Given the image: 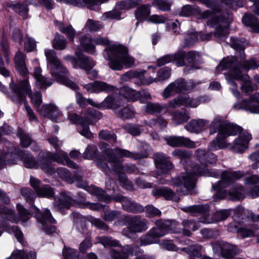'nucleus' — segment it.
Wrapping results in <instances>:
<instances>
[{
	"label": "nucleus",
	"instance_id": "nucleus-1",
	"mask_svg": "<svg viewBox=\"0 0 259 259\" xmlns=\"http://www.w3.org/2000/svg\"><path fill=\"white\" fill-rule=\"evenodd\" d=\"M47 141L56 150L52 153L48 151H40L36 160L33 155L28 151L21 150L19 148L13 146V144L7 141L5 143V149L0 152V169L5 167L8 164H14L15 160L12 158L17 156L24 163V165L27 168H41L47 174L52 175L55 172L52 160L58 163L66 165L68 167L77 169V165L71 160L66 152L60 150L62 142L56 137L48 138Z\"/></svg>",
	"mask_w": 259,
	"mask_h": 259
},
{
	"label": "nucleus",
	"instance_id": "nucleus-2",
	"mask_svg": "<svg viewBox=\"0 0 259 259\" xmlns=\"http://www.w3.org/2000/svg\"><path fill=\"white\" fill-rule=\"evenodd\" d=\"M210 135L218 132L216 138L212 140L208 146L209 151H216L226 148H231L234 152L242 153L248 148L251 136L244 133L235 139L233 143H228L227 139L231 136H235L242 131V127L237 124L224 120L221 117L215 118L209 126Z\"/></svg>",
	"mask_w": 259,
	"mask_h": 259
},
{
	"label": "nucleus",
	"instance_id": "nucleus-3",
	"mask_svg": "<svg viewBox=\"0 0 259 259\" xmlns=\"http://www.w3.org/2000/svg\"><path fill=\"white\" fill-rule=\"evenodd\" d=\"M80 42L83 51L91 55L96 53L95 45L106 46L105 50L109 60L108 65L113 70H121L124 67L129 68L134 64L135 60L128 55L125 47L117 43L110 44L106 37L98 36L91 38L85 35L80 39Z\"/></svg>",
	"mask_w": 259,
	"mask_h": 259
},
{
	"label": "nucleus",
	"instance_id": "nucleus-4",
	"mask_svg": "<svg viewBox=\"0 0 259 259\" xmlns=\"http://www.w3.org/2000/svg\"><path fill=\"white\" fill-rule=\"evenodd\" d=\"M195 155L197 160L203 165V167H201L198 164L185 165L186 173L179 177L175 182L177 186H184L188 192L191 194L195 193L194 188L197 176L217 178L220 176L219 171L208 169L206 167L208 165L214 164L217 162V157L215 154L207 152L205 150L198 149L196 150Z\"/></svg>",
	"mask_w": 259,
	"mask_h": 259
},
{
	"label": "nucleus",
	"instance_id": "nucleus-5",
	"mask_svg": "<svg viewBox=\"0 0 259 259\" xmlns=\"http://www.w3.org/2000/svg\"><path fill=\"white\" fill-rule=\"evenodd\" d=\"M195 155L197 160L203 165V167H201L198 164L185 165L186 173L179 177L175 182L177 186H184L188 192L191 194L195 193L194 188L197 176L217 178L220 176L219 171L208 169L206 167L208 165L214 164L217 162V157L215 154L207 152L205 150L198 149L196 150Z\"/></svg>",
	"mask_w": 259,
	"mask_h": 259
},
{
	"label": "nucleus",
	"instance_id": "nucleus-6",
	"mask_svg": "<svg viewBox=\"0 0 259 259\" xmlns=\"http://www.w3.org/2000/svg\"><path fill=\"white\" fill-rule=\"evenodd\" d=\"M11 89L14 93L12 100L16 103L26 102V96L29 95L32 104L36 108L39 114L44 116L47 117L52 121L58 122L59 117L61 115L58 107L54 104H46L41 106L42 102V96L40 92H36L33 94H30L31 89L28 83V80L24 79L21 81L18 85L13 82L11 78L10 84Z\"/></svg>",
	"mask_w": 259,
	"mask_h": 259
},
{
	"label": "nucleus",
	"instance_id": "nucleus-7",
	"mask_svg": "<svg viewBox=\"0 0 259 259\" xmlns=\"http://www.w3.org/2000/svg\"><path fill=\"white\" fill-rule=\"evenodd\" d=\"M259 66V60L252 58L239 64L235 61V58L233 57L224 58L216 67V72L230 69L231 75L232 77L238 80L242 81L241 84L242 91L246 95L251 94L254 88L251 82L250 76L246 74H242V71L245 72L252 69H255Z\"/></svg>",
	"mask_w": 259,
	"mask_h": 259
},
{
	"label": "nucleus",
	"instance_id": "nucleus-8",
	"mask_svg": "<svg viewBox=\"0 0 259 259\" xmlns=\"http://www.w3.org/2000/svg\"><path fill=\"white\" fill-rule=\"evenodd\" d=\"M19 216L18 217L13 209L4 206L0 204V228L10 234H14L15 237L21 244H24L23 234L17 226H10L9 223L17 224L21 220L22 224L28 222L30 219L29 212L22 205L18 204L16 206Z\"/></svg>",
	"mask_w": 259,
	"mask_h": 259
},
{
	"label": "nucleus",
	"instance_id": "nucleus-9",
	"mask_svg": "<svg viewBox=\"0 0 259 259\" xmlns=\"http://www.w3.org/2000/svg\"><path fill=\"white\" fill-rule=\"evenodd\" d=\"M203 19H209L207 24L210 27L214 28L215 32L204 33H199L198 37L203 41H208L211 39L212 35L220 41L225 40L229 33V26L232 20V15L227 13L220 16L216 14H212L210 11L203 12L201 15Z\"/></svg>",
	"mask_w": 259,
	"mask_h": 259
},
{
	"label": "nucleus",
	"instance_id": "nucleus-10",
	"mask_svg": "<svg viewBox=\"0 0 259 259\" xmlns=\"http://www.w3.org/2000/svg\"><path fill=\"white\" fill-rule=\"evenodd\" d=\"M139 152H131L126 149L118 147L114 149H107L103 152L108 162L114 164L116 169L120 171L122 169L121 162L118 158H129L138 160L147 157L150 149V146L146 142H141L138 146Z\"/></svg>",
	"mask_w": 259,
	"mask_h": 259
},
{
	"label": "nucleus",
	"instance_id": "nucleus-11",
	"mask_svg": "<svg viewBox=\"0 0 259 259\" xmlns=\"http://www.w3.org/2000/svg\"><path fill=\"white\" fill-rule=\"evenodd\" d=\"M45 54L47 58L48 68L56 81L73 90L77 89V85L69 79V71L66 68L62 65L56 56L55 51L45 49Z\"/></svg>",
	"mask_w": 259,
	"mask_h": 259
},
{
	"label": "nucleus",
	"instance_id": "nucleus-12",
	"mask_svg": "<svg viewBox=\"0 0 259 259\" xmlns=\"http://www.w3.org/2000/svg\"><path fill=\"white\" fill-rule=\"evenodd\" d=\"M21 194L25 199L26 202L29 203L32 206V213H35V218L40 224V228L48 234H53L56 232V227L51 224H55L56 221L53 218L50 210L46 209L42 213L39 209L33 206V202L36 196L34 192L29 188H23L21 190Z\"/></svg>",
	"mask_w": 259,
	"mask_h": 259
},
{
	"label": "nucleus",
	"instance_id": "nucleus-13",
	"mask_svg": "<svg viewBox=\"0 0 259 259\" xmlns=\"http://www.w3.org/2000/svg\"><path fill=\"white\" fill-rule=\"evenodd\" d=\"M244 185L234 186L228 194L229 199L233 201H239L245 197V195L254 198L259 197V176L252 175L244 180Z\"/></svg>",
	"mask_w": 259,
	"mask_h": 259
},
{
	"label": "nucleus",
	"instance_id": "nucleus-14",
	"mask_svg": "<svg viewBox=\"0 0 259 259\" xmlns=\"http://www.w3.org/2000/svg\"><path fill=\"white\" fill-rule=\"evenodd\" d=\"M155 224L156 227L150 229L146 235L141 238V246L155 243L157 241V239L169 233H179L181 232L180 230L174 229V227L176 225V222L174 221L158 220Z\"/></svg>",
	"mask_w": 259,
	"mask_h": 259
},
{
	"label": "nucleus",
	"instance_id": "nucleus-15",
	"mask_svg": "<svg viewBox=\"0 0 259 259\" xmlns=\"http://www.w3.org/2000/svg\"><path fill=\"white\" fill-rule=\"evenodd\" d=\"M101 117L100 113L93 108H89L86 112L85 117H80L76 113H68L69 120L74 124L78 125V130L80 134L87 138L93 137L91 132L89 124L96 122Z\"/></svg>",
	"mask_w": 259,
	"mask_h": 259
},
{
	"label": "nucleus",
	"instance_id": "nucleus-16",
	"mask_svg": "<svg viewBox=\"0 0 259 259\" xmlns=\"http://www.w3.org/2000/svg\"><path fill=\"white\" fill-rule=\"evenodd\" d=\"M244 176L241 171L224 170L221 174V180L213 185L212 189L215 192L213 197L215 201L224 199L227 194L226 188L234 184Z\"/></svg>",
	"mask_w": 259,
	"mask_h": 259
},
{
	"label": "nucleus",
	"instance_id": "nucleus-17",
	"mask_svg": "<svg viewBox=\"0 0 259 259\" xmlns=\"http://www.w3.org/2000/svg\"><path fill=\"white\" fill-rule=\"evenodd\" d=\"M200 83V81L193 80L185 81L180 78L167 85L163 91L162 96L166 99L176 94L190 93Z\"/></svg>",
	"mask_w": 259,
	"mask_h": 259
},
{
	"label": "nucleus",
	"instance_id": "nucleus-18",
	"mask_svg": "<svg viewBox=\"0 0 259 259\" xmlns=\"http://www.w3.org/2000/svg\"><path fill=\"white\" fill-rule=\"evenodd\" d=\"M111 166L114 167V169H111L107 165V163L101 159H97L95 160L96 164L107 175L110 174H114L118 175V180L121 183L123 187L127 189H130L132 188V184L129 181L124 174L121 173L123 170L127 172H135L137 170V168L135 165H132L127 166L125 169H124L122 165V169L120 171L117 170L113 163L109 162Z\"/></svg>",
	"mask_w": 259,
	"mask_h": 259
},
{
	"label": "nucleus",
	"instance_id": "nucleus-19",
	"mask_svg": "<svg viewBox=\"0 0 259 259\" xmlns=\"http://www.w3.org/2000/svg\"><path fill=\"white\" fill-rule=\"evenodd\" d=\"M123 220L125 221L127 227L122 230V234L130 237L133 233H140L146 230L148 227V221L139 215L125 216Z\"/></svg>",
	"mask_w": 259,
	"mask_h": 259
},
{
	"label": "nucleus",
	"instance_id": "nucleus-20",
	"mask_svg": "<svg viewBox=\"0 0 259 259\" xmlns=\"http://www.w3.org/2000/svg\"><path fill=\"white\" fill-rule=\"evenodd\" d=\"M72 178L74 180V182H76L77 187L85 189L89 193L96 196L99 200L107 203L111 201L110 196L107 194L104 190L94 185L89 186L87 181L82 180V178L78 175H74Z\"/></svg>",
	"mask_w": 259,
	"mask_h": 259
},
{
	"label": "nucleus",
	"instance_id": "nucleus-21",
	"mask_svg": "<svg viewBox=\"0 0 259 259\" xmlns=\"http://www.w3.org/2000/svg\"><path fill=\"white\" fill-rule=\"evenodd\" d=\"M211 246L215 254L225 259H230L240 252L236 245L224 241H217L211 243Z\"/></svg>",
	"mask_w": 259,
	"mask_h": 259
},
{
	"label": "nucleus",
	"instance_id": "nucleus-22",
	"mask_svg": "<svg viewBox=\"0 0 259 259\" xmlns=\"http://www.w3.org/2000/svg\"><path fill=\"white\" fill-rule=\"evenodd\" d=\"M250 212L242 206H238L234 209L233 222L228 225V231L238 234L239 226L244 224L249 220Z\"/></svg>",
	"mask_w": 259,
	"mask_h": 259
},
{
	"label": "nucleus",
	"instance_id": "nucleus-23",
	"mask_svg": "<svg viewBox=\"0 0 259 259\" xmlns=\"http://www.w3.org/2000/svg\"><path fill=\"white\" fill-rule=\"evenodd\" d=\"M233 108L236 110L242 109L251 113L259 114V93H254L248 100L244 99L236 102Z\"/></svg>",
	"mask_w": 259,
	"mask_h": 259
},
{
	"label": "nucleus",
	"instance_id": "nucleus-24",
	"mask_svg": "<svg viewBox=\"0 0 259 259\" xmlns=\"http://www.w3.org/2000/svg\"><path fill=\"white\" fill-rule=\"evenodd\" d=\"M117 91L116 89L115 92H113L112 94L108 96L102 102L97 103L96 107L101 109H112L115 113L123 105V100L122 98H120Z\"/></svg>",
	"mask_w": 259,
	"mask_h": 259
},
{
	"label": "nucleus",
	"instance_id": "nucleus-25",
	"mask_svg": "<svg viewBox=\"0 0 259 259\" xmlns=\"http://www.w3.org/2000/svg\"><path fill=\"white\" fill-rule=\"evenodd\" d=\"M153 159L157 168L156 178L166 175L174 167L168 157L162 153H155L153 155Z\"/></svg>",
	"mask_w": 259,
	"mask_h": 259
},
{
	"label": "nucleus",
	"instance_id": "nucleus-26",
	"mask_svg": "<svg viewBox=\"0 0 259 259\" xmlns=\"http://www.w3.org/2000/svg\"><path fill=\"white\" fill-rule=\"evenodd\" d=\"M111 200H113L116 202H119L121 203L122 208L124 210L129 212L134 213H141L144 211V207L141 204L133 201L126 197L122 196L121 195H114L110 196Z\"/></svg>",
	"mask_w": 259,
	"mask_h": 259
},
{
	"label": "nucleus",
	"instance_id": "nucleus-27",
	"mask_svg": "<svg viewBox=\"0 0 259 259\" xmlns=\"http://www.w3.org/2000/svg\"><path fill=\"white\" fill-rule=\"evenodd\" d=\"M166 144L171 147H187L194 148L197 147L195 142L191 141L189 138L184 136H168L164 138Z\"/></svg>",
	"mask_w": 259,
	"mask_h": 259
},
{
	"label": "nucleus",
	"instance_id": "nucleus-28",
	"mask_svg": "<svg viewBox=\"0 0 259 259\" xmlns=\"http://www.w3.org/2000/svg\"><path fill=\"white\" fill-rule=\"evenodd\" d=\"M30 183L38 196L49 198L54 196L55 192L53 189L49 185L41 184L40 181L37 179L31 176Z\"/></svg>",
	"mask_w": 259,
	"mask_h": 259
},
{
	"label": "nucleus",
	"instance_id": "nucleus-29",
	"mask_svg": "<svg viewBox=\"0 0 259 259\" xmlns=\"http://www.w3.org/2000/svg\"><path fill=\"white\" fill-rule=\"evenodd\" d=\"M83 88L91 93H99L101 92L108 93L115 92L116 90L115 87L101 81H95L93 82L84 84Z\"/></svg>",
	"mask_w": 259,
	"mask_h": 259
},
{
	"label": "nucleus",
	"instance_id": "nucleus-30",
	"mask_svg": "<svg viewBox=\"0 0 259 259\" xmlns=\"http://www.w3.org/2000/svg\"><path fill=\"white\" fill-rule=\"evenodd\" d=\"M231 46L238 52V55L237 54L236 56H232L235 58V61L238 62L239 64L246 61L245 60L246 55L244 52L245 46L247 45L246 40L244 39H238L235 37H231ZM231 56L227 57H230ZM227 58V57L226 58Z\"/></svg>",
	"mask_w": 259,
	"mask_h": 259
},
{
	"label": "nucleus",
	"instance_id": "nucleus-31",
	"mask_svg": "<svg viewBox=\"0 0 259 259\" xmlns=\"http://www.w3.org/2000/svg\"><path fill=\"white\" fill-rule=\"evenodd\" d=\"M169 107L176 108L181 106L195 108L198 106L197 98H190L189 96H180L174 99L168 103Z\"/></svg>",
	"mask_w": 259,
	"mask_h": 259
},
{
	"label": "nucleus",
	"instance_id": "nucleus-32",
	"mask_svg": "<svg viewBox=\"0 0 259 259\" xmlns=\"http://www.w3.org/2000/svg\"><path fill=\"white\" fill-rule=\"evenodd\" d=\"M74 203L73 199L71 197L69 192H62L60 196L55 197L54 202V208L58 210L61 211L64 208H68Z\"/></svg>",
	"mask_w": 259,
	"mask_h": 259
},
{
	"label": "nucleus",
	"instance_id": "nucleus-33",
	"mask_svg": "<svg viewBox=\"0 0 259 259\" xmlns=\"http://www.w3.org/2000/svg\"><path fill=\"white\" fill-rule=\"evenodd\" d=\"M179 243L182 245H187V247L181 248V250L191 256L199 257L201 256V246L197 244H193L189 239H181Z\"/></svg>",
	"mask_w": 259,
	"mask_h": 259
},
{
	"label": "nucleus",
	"instance_id": "nucleus-34",
	"mask_svg": "<svg viewBox=\"0 0 259 259\" xmlns=\"http://www.w3.org/2000/svg\"><path fill=\"white\" fill-rule=\"evenodd\" d=\"M152 194L155 197H163L166 200L176 202L178 201L180 199V197L177 194L166 187L155 188L153 189Z\"/></svg>",
	"mask_w": 259,
	"mask_h": 259
},
{
	"label": "nucleus",
	"instance_id": "nucleus-35",
	"mask_svg": "<svg viewBox=\"0 0 259 259\" xmlns=\"http://www.w3.org/2000/svg\"><path fill=\"white\" fill-rule=\"evenodd\" d=\"M249 214V220L244 224V227L240 226L238 230V235L242 238H248L254 236V233L259 229L258 226L254 223Z\"/></svg>",
	"mask_w": 259,
	"mask_h": 259
},
{
	"label": "nucleus",
	"instance_id": "nucleus-36",
	"mask_svg": "<svg viewBox=\"0 0 259 259\" xmlns=\"http://www.w3.org/2000/svg\"><path fill=\"white\" fill-rule=\"evenodd\" d=\"M231 209H222L217 211L213 216V218L207 217H201L199 219V222L204 224H211L217 223L220 221H224L230 215Z\"/></svg>",
	"mask_w": 259,
	"mask_h": 259
},
{
	"label": "nucleus",
	"instance_id": "nucleus-37",
	"mask_svg": "<svg viewBox=\"0 0 259 259\" xmlns=\"http://www.w3.org/2000/svg\"><path fill=\"white\" fill-rule=\"evenodd\" d=\"M200 54L199 52L190 51L186 53V59L189 64V66L185 68V73H189L191 70L199 69L198 63L200 62Z\"/></svg>",
	"mask_w": 259,
	"mask_h": 259
},
{
	"label": "nucleus",
	"instance_id": "nucleus-38",
	"mask_svg": "<svg viewBox=\"0 0 259 259\" xmlns=\"http://www.w3.org/2000/svg\"><path fill=\"white\" fill-rule=\"evenodd\" d=\"M57 2H63L67 4L77 7H87L90 9H94L95 7L102 3L103 0H56Z\"/></svg>",
	"mask_w": 259,
	"mask_h": 259
},
{
	"label": "nucleus",
	"instance_id": "nucleus-39",
	"mask_svg": "<svg viewBox=\"0 0 259 259\" xmlns=\"http://www.w3.org/2000/svg\"><path fill=\"white\" fill-rule=\"evenodd\" d=\"M177 224L174 227V230H180L182 233L186 236H190L191 235V231H195L200 228L199 222L193 220H184L182 222L183 229L177 227Z\"/></svg>",
	"mask_w": 259,
	"mask_h": 259
},
{
	"label": "nucleus",
	"instance_id": "nucleus-40",
	"mask_svg": "<svg viewBox=\"0 0 259 259\" xmlns=\"http://www.w3.org/2000/svg\"><path fill=\"white\" fill-rule=\"evenodd\" d=\"M41 69L39 66L35 67L33 71V76L36 79V85L40 88L46 89L51 86L53 80L50 78H46L41 75Z\"/></svg>",
	"mask_w": 259,
	"mask_h": 259
},
{
	"label": "nucleus",
	"instance_id": "nucleus-41",
	"mask_svg": "<svg viewBox=\"0 0 259 259\" xmlns=\"http://www.w3.org/2000/svg\"><path fill=\"white\" fill-rule=\"evenodd\" d=\"M75 55L78 59V68L84 69L87 72L95 65V63L92 58L82 54L80 52L76 51Z\"/></svg>",
	"mask_w": 259,
	"mask_h": 259
},
{
	"label": "nucleus",
	"instance_id": "nucleus-42",
	"mask_svg": "<svg viewBox=\"0 0 259 259\" xmlns=\"http://www.w3.org/2000/svg\"><path fill=\"white\" fill-rule=\"evenodd\" d=\"M181 209L185 212L190 213L191 215L196 216L200 213L203 215L202 217H206L207 213L209 211V206L207 204L195 205L183 207Z\"/></svg>",
	"mask_w": 259,
	"mask_h": 259
},
{
	"label": "nucleus",
	"instance_id": "nucleus-43",
	"mask_svg": "<svg viewBox=\"0 0 259 259\" xmlns=\"http://www.w3.org/2000/svg\"><path fill=\"white\" fill-rule=\"evenodd\" d=\"M208 123L207 120L202 119L192 120L185 125V128L190 133L198 134L202 130L204 126Z\"/></svg>",
	"mask_w": 259,
	"mask_h": 259
},
{
	"label": "nucleus",
	"instance_id": "nucleus-44",
	"mask_svg": "<svg viewBox=\"0 0 259 259\" xmlns=\"http://www.w3.org/2000/svg\"><path fill=\"white\" fill-rule=\"evenodd\" d=\"M14 60L18 72L22 76H26L28 73V71L26 67L25 56L20 51H18L15 55Z\"/></svg>",
	"mask_w": 259,
	"mask_h": 259
},
{
	"label": "nucleus",
	"instance_id": "nucleus-45",
	"mask_svg": "<svg viewBox=\"0 0 259 259\" xmlns=\"http://www.w3.org/2000/svg\"><path fill=\"white\" fill-rule=\"evenodd\" d=\"M120 98H124L127 101L135 102L138 101V91L127 86H124L118 91Z\"/></svg>",
	"mask_w": 259,
	"mask_h": 259
},
{
	"label": "nucleus",
	"instance_id": "nucleus-46",
	"mask_svg": "<svg viewBox=\"0 0 259 259\" xmlns=\"http://www.w3.org/2000/svg\"><path fill=\"white\" fill-rule=\"evenodd\" d=\"M166 108L165 105H162L157 103L149 102L142 107V110L145 113L155 115L161 113L165 110Z\"/></svg>",
	"mask_w": 259,
	"mask_h": 259
},
{
	"label": "nucleus",
	"instance_id": "nucleus-47",
	"mask_svg": "<svg viewBox=\"0 0 259 259\" xmlns=\"http://www.w3.org/2000/svg\"><path fill=\"white\" fill-rule=\"evenodd\" d=\"M73 227L82 234H85L87 231L86 220L82 215L78 213L73 212Z\"/></svg>",
	"mask_w": 259,
	"mask_h": 259
},
{
	"label": "nucleus",
	"instance_id": "nucleus-48",
	"mask_svg": "<svg viewBox=\"0 0 259 259\" xmlns=\"http://www.w3.org/2000/svg\"><path fill=\"white\" fill-rule=\"evenodd\" d=\"M242 21L245 26L250 27L252 32L259 33V23L253 14H245Z\"/></svg>",
	"mask_w": 259,
	"mask_h": 259
},
{
	"label": "nucleus",
	"instance_id": "nucleus-49",
	"mask_svg": "<svg viewBox=\"0 0 259 259\" xmlns=\"http://www.w3.org/2000/svg\"><path fill=\"white\" fill-rule=\"evenodd\" d=\"M96 243L101 244L104 247H120L119 241L114 239L111 236H99L96 238Z\"/></svg>",
	"mask_w": 259,
	"mask_h": 259
},
{
	"label": "nucleus",
	"instance_id": "nucleus-50",
	"mask_svg": "<svg viewBox=\"0 0 259 259\" xmlns=\"http://www.w3.org/2000/svg\"><path fill=\"white\" fill-rule=\"evenodd\" d=\"M150 14V7L146 5H143L139 7L135 12L136 18L140 21H147Z\"/></svg>",
	"mask_w": 259,
	"mask_h": 259
},
{
	"label": "nucleus",
	"instance_id": "nucleus-51",
	"mask_svg": "<svg viewBox=\"0 0 259 259\" xmlns=\"http://www.w3.org/2000/svg\"><path fill=\"white\" fill-rule=\"evenodd\" d=\"M53 167H54V165ZM54 168L55 172L52 175H55L56 173H57L59 178L68 183L72 184L74 183L73 177L71 176L70 172L67 169L61 167H58L56 169H55V167ZM49 175L52 176V175Z\"/></svg>",
	"mask_w": 259,
	"mask_h": 259
},
{
	"label": "nucleus",
	"instance_id": "nucleus-52",
	"mask_svg": "<svg viewBox=\"0 0 259 259\" xmlns=\"http://www.w3.org/2000/svg\"><path fill=\"white\" fill-rule=\"evenodd\" d=\"M111 252L113 259H127L132 252V247L130 245H125L120 251L112 249Z\"/></svg>",
	"mask_w": 259,
	"mask_h": 259
},
{
	"label": "nucleus",
	"instance_id": "nucleus-53",
	"mask_svg": "<svg viewBox=\"0 0 259 259\" xmlns=\"http://www.w3.org/2000/svg\"><path fill=\"white\" fill-rule=\"evenodd\" d=\"M138 4L139 1L137 0H126L117 3L115 8L119 11H122L123 15L126 10L134 8Z\"/></svg>",
	"mask_w": 259,
	"mask_h": 259
},
{
	"label": "nucleus",
	"instance_id": "nucleus-54",
	"mask_svg": "<svg viewBox=\"0 0 259 259\" xmlns=\"http://www.w3.org/2000/svg\"><path fill=\"white\" fill-rule=\"evenodd\" d=\"M172 117L175 125H178L186 122L189 119V114L186 111H178L172 113Z\"/></svg>",
	"mask_w": 259,
	"mask_h": 259
},
{
	"label": "nucleus",
	"instance_id": "nucleus-55",
	"mask_svg": "<svg viewBox=\"0 0 259 259\" xmlns=\"http://www.w3.org/2000/svg\"><path fill=\"white\" fill-rule=\"evenodd\" d=\"M117 116L123 119H128L134 116L135 112L132 107L126 106L120 108L116 111Z\"/></svg>",
	"mask_w": 259,
	"mask_h": 259
},
{
	"label": "nucleus",
	"instance_id": "nucleus-56",
	"mask_svg": "<svg viewBox=\"0 0 259 259\" xmlns=\"http://www.w3.org/2000/svg\"><path fill=\"white\" fill-rule=\"evenodd\" d=\"M10 8H11L16 13H18L19 15L23 17V19L27 18L29 10L27 5L17 3L16 4H11L10 5Z\"/></svg>",
	"mask_w": 259,
	"mask_h": 259
},
{
	"label": "nucleus",
	"instance_id": "nucleus-57",
	"mask_svg": "<svg viewBox=\"0 0 259 259\" xmlns=\"http://www.w3.org/2000/svg\"><path fill=\"white\" fill-rule=\"evenodd\" d=\"M171 55L173 57L172 62H174L177 66H184L186 65L185 62V51L182 50L179 51Z\"/></svg>",
	"mask_w": 259,
	"mask_h": 259
},
{
	"label": "nucleus",
	"instance_id": "nucleus-58",
	"mask_svg": "<svg viewBox=\"0 0 259 259\" xmlns=\"http://www.w3.org/2000/svg\"><path fill=\"white\" fill-rule=\"evenodd\" d=\"M98 155V149L97 147L93 144L88 146L83 153V157L85 159H93Z\"/></svg>",
	"mask_w": 259,
	"mask_h": 259
},
{
	"label": "nucleus",
	"instance_id": "nucleus-59",
	"mask_svg": "<svg viewBox=\"0 0 259 259\" xmlns=\"http://www.w3.org/2000/svg\"><path fill=\"white\" fill-rule=\"evenodd\" d=\"M229 69V73H225L224 75L225 76V78L226 80H227V82L229 84H230L232 87H231L230 89L233 94V95L236 97L238 98L240 95V93L237 90V83L234 81L235 79H234L232 77V76L231 75L230 73V69Z\"/></svg>",
	"mask_w": 259,
	"mask_h": 259
},
{
	"label": "nucleus",
	"instance_id": "nucleus-60",
	"mask_svg": "<svg viewBox=\"0 0 259 259\" xmlns=\"http://www.w3.org/2000/svg\"><path fill=\"white\" fill-rule=\"evenodd\" d=\"M102 27V23L99 21H95L92 19H88L83 28L87 32L96 31Z\"/></svg>",
	"mask_w": 259,
	"mask_h": 259
},
{
	"label": "nucleus",
	"instance_id": "nucleus-61",
	"mask_svg": "<svg viewBox=\"0 0 259 259\" xmlns=\"http://www.w3.org/2000/svg\"><path fill=\"white\" fill-rule=\"evenodd\" d=\"M171 154L174 156L185 161L189 159L192 156V152L184 149H175Z\"/></svg>",
	"mask_w": 259,
	"mask_h": 259
},
{
	"label": "nucleus",
	"instance_id": "nucleus-62",
	"mask_svg": "<svg viewBox=\"0 0 259 259\" xmlns=\"http://www.w3.org/2000/svg\"><path fill=\"white\" fill-rule=\"evenodd\" d=\"M124 128L128 134L134 136L140 135L142 131L141 126L136 124H126Z\"/></svg>",
	"mask_w": 259,
	"mask_h": 259
},
{
	"label": "nucleus",
	"instance_id": "nucleus-63",
	"mask_svg": "<svg viewBox=\"0 0 259 259\" xmlns=\"http://www.w3.org/2000/svg\"><path fill=\"white\" fill-rule=\"evenodd\" d=\"M67 44L66 39L63 36L56 35L53 40V46L56 50H62L65 49Z\"/></svg>",
	"mask_w": 259,
	"mask_h": 259
},
{
	"label": "nucleus",
	"instance_id": "nucleus-64",
	"mask_svg": "<svg viewBox=\"0 0 259 259\" xmlns=\"http://www.w3.org/2000/svg\"><path fill=\"white\" fill-rule=\"evenodd\" d=\"M76 100L77 104L81 107L85 106L87 104L91 105L95 107L97 106V103L94 102L92 99L84 98L82 95L78 92L76 93Z\"/></svg>",
	"mask_w": 259,
	"mask_h": 259
}]
</instances>
